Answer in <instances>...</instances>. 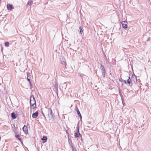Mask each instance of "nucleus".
Here are the masks:
<instances>
[{"instance_id": "nucleus-1", "label": "nucleus", "mask_w": 151, "mask_h": 151, "mask_svg": "<svg viewBox=\"0 0 151 151\" xmlns=\"http://www.w3.org/2000/svg\"><path fill=\"white\" fill-rule=\"evenodd\" d=\"M44 112L47 115L50 121L51 119H53V114H52V111L51 109L46 107Z\"/></svg>"}, {"instance_id": "nucleus-2", "label": "nucleus", "mask_w": 151, "mask_h": 151, "mask_svg": "<svg viewBox=\"0 0 151 151\" xmlns=\"http://www.w3.org/2000/svg\"><path fill=\"white\" fill-rule=\"evenodd\" d=\"M30 106L32 108L34 109L36 107V101L33 95H32L30 97Z\"/></svg>"}, {"instance_id": "nucleus-3", "label": "nucleus", "mask_w": 151, "mask_h": 151, "mask_svg": "<svg viewBox=\"0 0 151 151\" xmlns=\"http://www.w3.org/2000/svg\"><path fill=\"white\" fill-rule=\"evenodd\" d=\"M100 68L101 70L103 77L104 78L105 77V70L104 66L102 65V64L100 65Z\"/></svg>"}, {"instance_id": "nucleus-4", "label": "nucleus", "mask_w": 151, "mask_h": 151, "mask_svg": "<svg viewBox=\"0 0 151 151\" xmlns=\"http://www.w3.org/2000/svg\"><path fill=\"white\" fill-rule=\"evenodd\" d=\"M121 23L122 27L125 29H126L127 27V22L125 21H123Z\"/></svg>"}, {"instance_id": "nucleus-5", "label": "nucleus", "mask_w": 151, "mask_h": 151, "mask_svg": "<svg viewBox=\"0 0 151 151\" xmlns=\"http://www.w3.org/2000/svg\"><path fill=\"white\" fill-rule=\"evenodd\" d=\"M131 80L134 83H135L137 81L136 76L134 73H133L132 76Z\"/></svg>"}, {"instance_id": "nucleus-6", "label": "nucleus", "mask_w": 151, "mask_h": 151, "mask_svg": "<svg viewBox=\"0 0 151 151\" xmlns=\"http://www.w3.org/2000/svg\"><path fill=\"white\" fill-rule=\"evenodd\" d=\"M22 129L24 133L26 134H27L28 133V129L27 127L24 125Z\"/></svg>"}, {"instance_id": "nucleus-7", "label": "nucleus", "mask_w": 151, "mask_h": 151, "mask_svg": "<svg viewBox=\"0 0 151 151\" xmlns=\"http://www.w3.org/2000/svg\"><path fill=\"white\" fill-rule=\"evenodd\" d=\"M38 114V112L36 111L35 112L33 113L32 114V117L34 118H36L37 117Z\"/></svg>"}, {"instance_id": "nucleus-8", "label": "nucleus", "mask_w": 151, "mask_h": 151, "mask_svg": "<svg viewBox=\"0 0 151 151\" xmlns=\"http://www.w3.org/2000/svg\"><path fill=\"white\" fill-rule=\"evenodd\" d=\"M7 7L8 10H11L13 9V6L12 5L8 4L7 5Z\"/></svg>"}, {"instance_id": "nucleus-9", "label": "nucleus", "mask_w": 151, "mask_h": 151, "mask_svg": "<svg viewBox=\"0 0 151 151\" xmlns=\"http://www.w3.org/2000/svg\"><path fill=\"white\" fill-rule=\"evenodd\" d=\"M47 138L46 136H44L41 139L43 141V143L45 142L47 139Z\"/></svg>"}, {"instance_id": "nucleus-10", "label": "nucleus", "mask_w": 151, "mask_h": 151, "mask_svg": "<svg viewBox=\"0 0 151 151\" xmlns=\"http://www.w3.org/2000/svg\"><path fill=\"white\" fill-rule=\"evenodd\" d=\"M33 1L32 0H29L27 2V7L30 6L32 4Z\"/></svg>"}, {"instance_id": "nucleus-11", "label": "nucleus", "mask_w": 151, "mask_h": 151, "mask_svg": "<svg viewBox=\"0 0 151 151\" xmlns=\"http://www.w3.org/2000/svg\"><path fill=\"white\" fill-rule=\"evenodd\" d=\"M11 117L13 119H15L17 117V115L14 112L12 113L11 114Z\"/></svg>"}, {"instance_id": "nucleus-12", "label": "nucleus", "mask_w": 151, "mask_h": 151, "mask_svg": "<svg viewBox=\"0 0 151 151\" xmlns=\"http://www.w3.org/2000/svg\"><path fill=\"white\" fill-rule=\"evenodd\" d=\"M27 81H28V79H29L30 80L31 77V75L28 72L27 73Z\"/></svg>"}, {"instance_id": "nucleus-13", "label": "nucleus", "mask_w": 151, "mask_h": 151, "mask_svg": "<svg viewBox=\"0 0 151 151\" xmlns=\"http://www.w3.org/2000/svg\"><path fill=\"white\" fill-rule=\"evenodd\" d=\"M15 137L17 139H18L21 142H22V139L20 138V136L19 135H15Z\"/></svg>"}, {"instance_id": "nucleus-14", "label": "nucleus", "mask_w": 151, "mask_h": 151, "mask_svg": "<svg viewBox=\"0 0 151 151\" xmlns=\"http://www.w3.org/2000/svg\"><path fill=\"white\" fill-rule=\"evenodd\" d=\"M76 131H77V132L78 133V134L80 135H81V134L79 132V126H78V124L77 125V126L76 127Z\"/></svg>"}, {"instance_id": "nucleus-15", "label": "nucleus", "mask_w": 151, "mask_h": 151, "mask_svg": "<svg viewBox=\"0 0 151 151\" xmlns=\"http://www.w3.org/2000/svg\"><path fill=\"white\" fill-rule=\"evenodd\" d=\"M79 29L80 33L81 34H82L83 32V31L82 30V29H83L82 27H80Z\"/></svg>"}, {"instance_id": "nucleus-16", "label": "nucleus", "mask_w": 151, "mask_h": 151, "mask_svg": "<svg viewBox=\"0 0 151 151\" xmlns=\"http://www.w3.org/2000/svg\"><path fill=\"white\" fill-rule=\"evenodd\" d=\"M68 142L70 145V147L72 148V147H73V145H72V142L71 141H70L69 140H68Z\"/></svg>"}, {"instance_id": "nucleus-17", "label": "nucleus", "mask_w": 151, "mask_h": 151, "mask_svg": "<svg viewBox=\"0 0 151 151\" xmlns=\"http://www.w3.org/2000/svg\"><path fill=\"white\" fill-rule=\"evenodd\" d=\"M78 133L77 132H75L74 136H75V137L76 138H78L79 137V135H78Z\"/></svg>"}, {"instance_id": "nucleus-18", "label": "nucleus", "mask_w": 151, "mask_h": 151, "mask_svg": "<svg viewBox=\"0 0 151 151\" xmlns=\"http://www.w3.org/2000/svg\"><path fill=\"white\" fill-rule=\"evenodd\" d=\"M119 81H121L122 82H124L125 84H126L127 83V82H126V80H123L122 78H121V79H119Z\"/></svg>"}, {"instance_id": "nucleus-19", "label": "nucleus", "mask_w": 151, "mask_h": 151, "mask_svg": "<svg viewBox=\"0 0 151 151\" xmlns=\"http://www.w3.org/2000/svg\"><path fill=\"white\" fill-rule=\"evenodd\" d=\"M132 82L131 80L127 79V83L129 85V86H130V84Z\"/></svg>"}, {"instance_id": "nucleus-20", "label": "nucleus", "mask_w": 151, "mask_h": 151, "mask_svg": "<svg viewBox=\"0 0 151 151\" xmlns=\"http://www.w3.org/2000/svg\"><path fill=\"white\" fill-rule=\"evenodd\" d=\"M29 82V84H30V88H31L32 87V82L29 79H28V81Z\"/></svg>"}, {"instance_id": "nucleus-21", "label": "nucleus", "mask_w": 151, "mask_h": 151, "mask_svg": "<svg viewBox=\"0 0 151 151\" xmlns=\"http://www.w3.org/2000/svg\"><path fill=\"white\" fill-rule=\"evenodd\" d=\"M61 63L62 64H63V65H65V66H66L65 65L66 64V62H65V60L64 61H63V62H61Z\"/></svg>"}, {"instance_id": "nucleus-22", "label": "nucleus", "mask_w": 151, "mask_h": 151, "mask_svg": "<svg viewBox=\"0 0 151 151\" xmlns=\"http://www.w3.org/2000/svg\"><path fill=\"white\" fill-rule=\"evenodd\" d=\"M9 45V42H6L5 43V46H8Z\"/></svg>"}, {"instance_id": "nucleus-23", "label": "nucleus", "mask_w": 151, "mask_h": 151, "mask_svg": "<svg viewBox=\"0 0 151 151\" xmlns=\"http://www.w3.org/2000/svg\"><path fill=\"white\" fill-rule=\"evenodd\" d=\"M72 151H76V149L75 147H72Z\"/></svg>"}, {"instance_id": "nucleus-24", "label": "nucleus", "mask_w": 151, "mask_h": 151, "mask_svg": "<svg viewBox=\"0 0 151 151\" xmlns=\"http://www.w3.org/2000/svg\"><path fill=\"white\" fill-rule=\"evenodd\" d=\"M78 110H79V109H78V108L77 106H76L75 107V111H78Z\"/></svg>"}, {"instance_id": "nucleus-25", "label": "nucleus", "mask_w": 151, "mask_h": 151, "mask_svg": "<svg viewBox=\"0 0 151 151\" xmlns=\"http://www.w3.org/2000/svg\"><path fill=\"white\" fill-rule=\"evenodd\" d=\"M42 114L43 115V116L45 118V119H46V117L45 116V115L43 112L42 111Z\"/></svg>"}, {"instance_id": "nucleus-26", "label": "nucleus", "mask_w": 151, "mask_h": 151, "mask_svg": "<svg viewBox=\"0 0 151 151\" xmlns=\"http://www.w3.org/2000/svg\"><path fill=\"white\" fill-rule=\"evenodd\" d=\"M122 104H123V106H124V104H125V103H124V100H123V99L122 98Z\"/></svg>"}, {"instance_id": "nucleus-27", "label": "nucleus", "mask_w": 151, "mask_h": 151, "mask_svg": "<svg viewBox=\"0 0 151 151\" xmlns=\"http://www.w3.org/2000/svg\"><path fill=\"white\" fill-rule=\"evenodd\" d=\"M79 117H80L81 120L82 119V117L81 114L78 115Z\"/></svg>"}, {"instance_id": "nucleus-28", "label": "nucleus", "mask_w": 151, "mask_h": 151, "mask_svg": "<svg viewBox=\"0 0 151 151\" xmlns=\"http://www.w3.org/2000/svg\"><path fill=\"white\" fill-rule=\"evenodd\" d=\"M77 112V114H78V115H79L80 114H81L80 112V111H79V110H78V111H76Z\"/></svg>"}, {"instance_id": "nucleus-29", "label": "nucleus", "mask_w": 151, "mask_h": 151, "mask_svg": "<svg viewBox=\"0 0 151 151\" xmlns=\"http://www.w3.org/2000/svg\"><path fill=\"white\" fill-rule=\"evenodd\" d=\"M55 89L56 90H58V86H55Z\"/></svg>"}, {"instance_id": "nucleus-30", "label": "nucleus", "mask_w": 151, "mask_h": 151, "mask_svg": "<svg viewBox=\"0 0 151 151\" xmlns=\"http://www.w3.org/2000/svg\"><path fill=\"white\" fill-rule=\"evenodd\" d=\"M128 79L131 80V79H130V77H129Z\"/></svg>"}, {"instance_id": "nucleus-31", "label": "nucleus", "mask_w": 151, "mask_h": 151, "mask_svg": "<svg viewBox=\"0 0 151 151\" xmlns=\"http://www.w3.org/2000/svg\"><path fill=\"white\" fill-rule=\"evenodd\" d=\"M13 130H14V131L15 132V131L14 129H13Z\"/></svg>"}, {"instance_id": "nucleus-32", "label": "nucleus", "mask_w": 151, "mask_h": 151, "mask_svg": "<svg viewBox=\"0 0 151 151\" xmlns=\"http://www.w3.org/2000/svg\"><path fill=\"white\" fill-rule=\"evenodd\" d=\"M1 0H0V3L1 2Z\"/></svg>"}]
</instances>
